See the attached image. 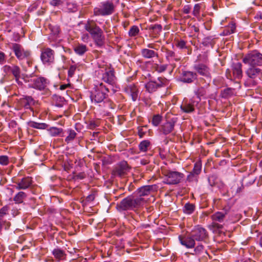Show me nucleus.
Masks as SVG:
<instances>
[{
  "label": "nucleus",
  "mask_w": 262,
  "mask_h": 262,
  "mask_svg": "<svg viewBox=\"0 0 262 262\" xmlns=\"http://www.w3.org/2000/svg\"><path fill=\"white\" fill-rule=\"evenodd\" d=\"M144 199L140 196L130 195L121 200L116 205L119 211L133 210L136 211L143 205Z\"/></svg>",
  "instance_id": "obj_1"
},
{
  "label": "nucleus",
  "mask_w": 262,
  "mask_h": 262,
  "mask_svg": "<svg viewBox=\"0 0 262 262\" xmlns=\"http://www.w3.org/2000/svg\"><path fill=\"white\" fill-rule=\"evenodd\" d=\"M84 29L90 34L96 45L102 47L104 45L105 36L103 30L94 20L89 19L84 25Z\"/></svg>",
  "instance_id": "obj_2"
},
{
  "label": "nucleus",
  "mask_w": 262,
  "mask_h": 262,
  "mask_svg": "<svg viewBox=\"0 0 262 262\" xmlns=\"http://www.w3.org/2000/svg\"><path fill=\"white\" fill-rule=\"evenodd\" d=\"M26 83H28V86L40 91L45 90L47 95L50 94V91L47 88L49 81L43 77L31 75L23 77Z\"/></svg>",
  "instance_id": "obj_3"
},
{
  "label": "nucleus",
  "mask_w": 262,
  "mask_h": 262,
  "mask_svg": "<svg viewBox=\"0 0 262 262\" xmlns=\"http://www.w3.org/2000/svg\"><path fill=\"white\" fill-rule=\"evenodd\" d=\"M116 5L112 0H106L101 2L100 4L94 8V15L96 16H106L111 15L116 11Z\"/></svg>",
  "instance_id": "obj_4"
},
{
  "label": "nucleus",
  "mask_w": 262,
  "mask_h": 262,
  "mask_svg": "<svg viewBox=\"0 0 262 262\" xmlns=\"http://www.w3.org/2000/svg\"><path fill=\"white\" fill-rule=\"evenodd\" d=\"M109 89L102 83L95 85L94 90L91 92L90 98L92 102L100 103L106 98L107 93Z\"/></svg>",
  "instance_id": "obj_5"
},
{
  "label": "nucleus",
  "mask_w": 262,
  "mask_h": 262,
  "mask_svg": "<svg viewBox=\"0 0 262 262\" xmlns=\"http://www.w3.org/2000/svg\"><path fill=\"white\" fill-rule=\"evenodd\" d=\"M242 61L250 66H261L262 53L256 50L251 51L242 57Z\"/></svg>",
  "instance_id": "obj_6"
},
{
  "label": "nucleus",
  "mask_w": 262,
  "mask_h": 262,
  "mask_svg": "<svg viewBox=\"0 0 262 262\" xmlns=\"http://www.w3.org/2000/svg\"><path fill=\"white\" fill-rule=\"evenodd\" d=\"M169 84V80L164 77H159L157 78V81L149 80L144 85L146 91L149 93L152 94L159 89L167 86Z\"/></svg>",
  "instance_id": "obj_7"
},
{
  "label": "nucleus",
  "mask_w": 262,
  "mask_h": 262,
  "mask_svg": "<svg viewBox=\"0 0 262 262\" xmlns=\"http://www.w3.org/2000/svg\"><path fill=\"white\" fill-rule=\"evenodd\" d=\"M204 62H198L193 66L194 73L205 78H211L210 69L206 55H203Z\"/></svg>",
  "instance_id": "obj_8"
},
{
  "label": "nucleus",
  "mask_w": 262,
  "mask_h": 262,
  "mask_svg": "<svg viewBox=\"0 0 262 262\" xmlns=\"http://www.w3.org/2000/svg\"><path fill=\"white\" fill-rule=\"evenodd\" d=\"M165 177L164 182L168 185H175L180 183L184 175L183 173L178 172L166 170L162 172Z\"/></svg>",
  "instance_id": "obj_9"
},
{
  "label": "nucleus",
  "mask_w": 262,
  "mask_h": 262,
  "mask_svg": "<svg viewBox=\"0 0 262 262\" xmlns=\"http://www.w3.org/2000/svg\"><path fill=\"white\" fill-rule=\"evenodd\" d=\"M226 76L230 80L241 79L243 77L242 64L241 62L232 63L231 70H226Z\"/></svg>",
  "instance_id": "obj_10"
},
{
  "label": "nucleus",
  "mask_w": 262,
  "mask_h": 262,
  "mask_svg": "<svg viewBox=\"0 0 262 262\" xmlns=\"http://www.w3.org/2000/svg\"><path fill=\"white\" fill-rule=\"evenodd\" d=\"M40 59L43 64L51 66L55 62V51L51 48L43 47L40 49Z\"/></svg>",
  "instance_id": "obj_11"
},
{
  "label": "nucleus",
  "mask_w": 262,
  "mask_h": 262,
  "mask_svg": "<svg viewBox=\"0 0 262 262\" xmlns=\"http://www.w3.org/2000/svg\"><path fill=\"white\" fill-rule=\"evenodd\" d=\"M130 169L127 162L122 161L116 165L111 174L114 177L123 178L128 174Z\"/></svg>",
  "instance_id": "obj_12"
},
{
  "label": "nucleus",
  "mask_w": 262,
  "mask_h": 262,
  "mask_svg": "<svg viewBox=\"0 0 262 262\" xmlns=\"http://www.w3.org/2000/svg\"><path fill=\"white\" fill-rule=\"evenodd\" d=\"M15 56L19 60L28 59L31 55L30 51L26 50L23 47L17 43H12L10 46Z\"/></svg>",
  "instance_id": "obj_13"
},
{
  "label": "nucleus",
  "mask_w": 262,
  "mask_h": 262,
  "mask_svg": "<svg viewBox=\"0 0 262 262\" xmlns=\"http://www.w3.org/2000/svg\"><path fill=\"white\" fill-rule=\"evenodd\" d=\"M190 233L195 240L198 242H206L209 237L207 230L200 226H195Z\"/></svg>",
  "instance_id": "obj_14"
},
{
  "label": "nucleus",
  "mask_w": 262,
  "mask_h": 262,
  "mask_svg": "<svg viewBox=\"0 0 262 262\" xmlns=\"http://www.w3.org/2000/svg\"><path fill=\"white\" fill-rule=\"evenodd\" d=\"M101 72L102 80L111 85H114L116 83L117 78L113 68L106 67L104 68V71L102 70Z\"/></svg>",
  "instance_id": "obj_15"
},
{
  "label": "nucleus",
  "mask_w": 262,
  "mask_h": 262,
  "mask_svg": "<svg viewBox=\"0 0 262 262\" xmlns=\"http://www.w3.org/2000/svg\"><path fill=\"white\" fill-rule=\"evenodd\" d=\"M15 185L14 187L18 190H26L32 187L33 181L31 177H25L21 179H17L13 182Z\"/></svg>",
  "instance_id": "obj_16"
},
{
  "label": "nucleus",
  "mask_w": 262,
  "mask_h": 262,
  "mask_svg": "<svg viewBox=\"0 0 262 262\" xmlns=\"http://www.w3.org/2000/svg\"><path fill=\"white\" fill-rule=\"evenodd\" d=\"M176 122V119L174 118H172L170 120L167 121L160 126V132L164 135H167L171 134L172 135L174 136L176 135V133H173V132L174 130V126Z\"/></svg>",
  "instance_id": "obj_17"
},
{
  "label": "nucleus",
  "mask_w": 262,
  "mask_h": 262,
  "mask_svg": "<svg viewBox=\"0 0 262 262\" xmlns=\"http://www.w3.org/2000/svg\"><path fill=\"white\" fill-rule=\"evenodd\" d=\"M124 92L131 97L133 101H135L138 98L139 90L137 83H131L126 84L123 88Z\"/></svg>",
  "instance_id": "obj_18"
},
{
  "label": "nucleus",
  "mask_w": 262,
  "mask_h": 262,
  "mask_svg": "<svg viewBox=\"0 0 262 262\" xmlns=\"http://www.w3.org/2000/svg\"><path fill=\"white\" fill-rule=\"evenodd\" d=\"M36 103H37V102L31 96H25L18 100L17 106L19 109L24 108L25 109H30L33 112L32 106L35 105Z\"/></svg>",
  "instance_id": "obj_19"
},
{
  "label": "nucleus",
  "mask_w": 262,
  "mask_h": 262,
  "mask_svg": "<svg viewBox=\"0 0 262 262\" xmlns=\"http://www.w3.org/2000/svg\"><path fill=\"white\" fill-rule=\"evenodd\" d=\"M3 70L6 73H11L15 77V79L18 84H22V82L19 81L20 77L21 70L20 68L15 64L12 66L5 65L3 67Z\"/></svg>",
  "instance_id": "obj_20"
},
{
  "label": "nucleus",
  "mask_w": 262,
  "mask_h": 262,
  "mask_svg": "<svg viewBox=\"0 0 262 262\" xmlns=\"http://www.w3.org/2000/svg\"><path fill=\"white\" fill-rule=\"evenodd\" d=\"M179 239L180 243L187 248H193L196 245L195 240L193 236H191L190 232L185 235H179Z\"/></svg>",
  "instance_id": "obj_21"
},
{
  "label": "nucleus",
  "mask_w": 262,
  "mask_h": 262,
  "mask_svg": "<svg viewBox=\"0 0 262 262\" xmlns=\"http://www.w3.org/2000/svg\"><path fill=\"white\" fill-rule=\"evenodd\" d=\"M198 78L196 73L190 71H182L180 80L185 83H192Z\"/></svg>",
  "instance_id": "obj_22"
},
{
  "label": "nucleus",
  "mask_w": 262,
  "mask_h": 262,
  "mask_svg": "<svg viewBox=\"0 0 262 262\" xmlns=\"http://www.w3.org/2000/svg\"><path fill=\"white\" fill-rule=\"evenodd\" d=\"M199 104V101L194 98L191 99L188 102H183L181 106V110L185 113H190L194 111V107Z\"/></svg>",
  "instance_id": "obj_23"
},
{
  "label": "nucleus",
  "mask_w": 262,
  "mask_h": 262,
  "mask_svg": "<svg viewBox=\"0 0 262 262\" xmlns=\"http://www.w3.org/2000/svg\"><path fill=\"white\" fill-rule=\"evenodd\" d=\"M149 36L151 40L158 38L162 31V26L160 24L151 25L148 26Z\"/></svg>",
  "instance_id": "obj_24"
},
{
  "label": "nucleus",
  "mask_w": 262,
  "mask_h": 262,
  "mask_svg": "<svg viewBox=\"0 0 262 262\" xmlns=\"http://www.w3.org/2000/svg\"><path fill=\"white\" fill-rule=\"evenodd\" d=\"M261 73V70L257 66H250L245 72V74L248 78L252 79L258 77Z\"/></svg>",
  "instance_id": "obj_25"
},
{
  "label": "nucleus",
  "mask_w": 262,
  "mask_h": 262,
  "mask_svg": "<svg viewBox=\"0 0 262 262\" xmlns=\"http://www.w3.org/2000/svg\"><path fill=\"white\" fill-rule=\"evenodd\" d=\"M156 186L155 185H146L142 186L137 189V192L139 195L142 198V196L148 195L151 191L156 190Z\"/></svg>",
  "instance_id": "obj_26"
},
{
  "label": "nucleus",
  "mask_w": 262,
  "mask_h": 262,
  "mask_svg": "<svg viewBox=\"0 0 262 262\" xmlns=\"http://www.w3.org/2000/svg\"><path fill=\"white\" fill-rule=\"evenodd\" d=\"M161 51L166 53V59L169 62L173 60L179 61L181 59V58L176 55L174 51L169 50L163 46L161 48Z\"/></svg>",
  "instance_id": "obj_27"
},
{
  "label": "nucleus",
  "mask_w": 262,
  "mask_h": 262,
  "mask_svg": "<svg viewBox=\"0 0 262 262\" xmlns=\"http://www.w3.org/2000/svg\"><path fill=\"white\" fill-rule=\"evenodd\" d=\"M228 214L227 210L224 209L223 211H217L211 216V218L214 222L223 223Z\"/></svg>",
  "instance_id": "obj_28"
},
{
  "label": "nucleus",
  "mask_w": 262,
  "mask_h": 262,
  "mask_svg": "<svg viewBox=\"0 0 262 262\" xmlns=\"http://www.w3.org/2000/svg\"><path fill=\"white\" fill-rule=\"evenodd\" d=\"M174 42L176 47L180 50L187 49L188 54H190L191 52V49L190 47L187 46V42L186 40L182 38H176L174 39Z\"/></svg>",
  "instance_id": "obj_29"
},
{
  "label": "nucleus",
  "mask_w": 262,
  "mask_h": 262,
  "mask_svg": "<svg viewBox=\"0 0 262 262\" xmlns=\"http://www.w3.org/2000/svg\"><path fill=\"white\" fill-rule=\"evenodd\" d=\"M141 54L143 58L146 59H150L154 57H159V55L157 52H155L152 50L147 48L142 49L141 50Z\"/></svg>",
  "instance_id": "obj_30"
},
{
  "label": "nucleus",
  "mask_w": 262,
  "mask_h": 262,
  "mask_svg": "<svg viewBox=\"0 0 262 262\" xmlns=\"http://www.w3.org/2000/svg\"><path fill=\"white\" fill-rule=\"evenodd\" d=\"M28 125L30 127L38 129H47L49 127V125L45 123H39L33 121H29L27 123Z\"/></svg>",
  "instance_id": "obj_31"
},
{
  "label": "nucleus",
  "mask_w": 262,
  "mask_h": 262,
  "mask_svg": "<svg viewBox=\"0 0 262 262\" xmlns=\"http://www.w3.org/2000/svg\"><path fill=\"white\" fill-rule=\"evenodd\" d=\"M50 136L52 137L61 136L64 137L63 130L61 128L56 127H49L47 129Z\"/></svg>",
  "instance_id": "obj_32"
},
{
  "label": "nucleus",
  "mask_w": 262,
  "mask_h": 262,
  "mask_svg": "<svg viewBox=\"0 0 262 262\" xmlns=\"http://www.w3.org/2000/svg\"><path fill=\"white\" fill-rule=\"evenodd\" d=\"M52 254L58 261L65 259L67 256L65 251L59 248L54 249L52 251Z\"/></svg>",
  "instance_id": "obj_33"
},
{
  "label": "nucleus",
  "mask_w": 262,
  "mask_h": 262,
  "mask_svg": "<svg viewBox=\"0 0 262 262\" xmlns=\"http://www.w3.org/2000/svg\"><path fill=\"white\" fill-rule=\"evenodd\" d=\"M236 29L235 24L232 22L228 26L225 27L222 33L221 36H227L235 32Z\"/></svg>",
  "instance_id": "obj_34"
},
{
  "label": "nucleus",
  "mask_w": 262,
  "mask_h": 262,
  "mask_svg": "<svg viewBox=\"0 0 262 262\" xmlns=\"http://www.w3.org/2000/svg\"><path fill=\"white\" fill-rule=\"evenodd\" d=\"M27 196L28 195L25 192L20 191L15 195L13 200L16 204H21L24 202Z\"/></svg>",
  "instance_id": "obj_35"
},
{
  "label": "nucleus",
  "mask_w": 262,
  "mask_h": 262,
  "mask_svg": "<svg viewBox=\"0 0 262 262\" xmlns=\"http://www.w3.org/2000/svg\"><path fill=\"white\" fill-rule=\"evenodd\" d=\"M74 51L76 54L82 56L88 51V48L85 45L78 43L74 47Z\"/></svg>",
  "instance_id": "obj_36"
},
{
  "label": "nucleus",
  "mask_w": 262,
  "mask_h": 262,
  "mask_svg": "<svg viewBox=\"0 0 262 262\" xmlns=\"http://www.w3.org/2000/svg\"><path fill=\"white\" fill-rule=\"evenodd\" d=\"M195 209V206L194 204L187 203L184 205L183 208V211L185 214H191L194 211Z\"/></svg>",
  "instance_id": "obj_37"
},
{
  "label": "nucleus",
  "mask_w": 262,
  "mask_h": 262,
  "mask_svg": "<svg viewBox=\"0 0 262 262\" xmlns=\"http://www.w3.org/2000/svg\"><path fill=\"white\" fill-rule=\"evenodd\" d=\"M204 6V5L202 3L196 4L193 7L192 14L194 16L196 17L198 19H199L200 17V12Z\"/></svg>",
  "instance_id": "obj_38"
},
{
  "label": "nucleus",
  "mask_w": 262,
  "mask_h": 262,
  "mask_svg": "<svg viewBox=\"0 0 262 262\" xmlns=\"http://www.w3.org/2000/svg\"><path fill=\"white\" fill-rule=\"evenodd\" d=\"M202 43L204 46L212 48L215 43V38L212 36L206 37L203 39Z\"/></svg>",
  "instance_id": "obj_39"
},
{
  "label": "nucleus",
  "mask_w": 262,
  "mask_h": 262,
  "mask_svg": "<svg viewBox=\"0 0 262 262\" xmlns=\"http://www.w3.org/2000/svg\"><path fill=\"white\" fill-rule=\"evenodd\" d=\"M151 145L150 142L148 140L141 141L139 144V149L141 151L146 152Z\"/></svg>",
  "instance_id": "obj_40"
},
{
  "label": "nucleus",
  "mask_w": 262,
  "mask_h": 262,
  "mask_svg": "<svg viewBox=\"0 0 262 262\" xmlns=\"http://www.w3.org/2000/svg\"><path fill=\"white\" fill-rule=\"evenodd\" d=\"M194 94L198 99L196 101H199V102L201 100V97L206 95V91L204 87L200 86L194 91Z\"/></svg>",
  "instance_id": "obj_41"
},
{
  "label": "nucleus",
  "mask_w": 262,
  "mask_h": 262,
  "mask_svg": "<svg viewBox=\"0 0 262 262\" xmlns=\"http://www.w3.org/2000/svg\"><path fill=\"white\" fill-rule=\"evenodd\" d=\"M167 64H159L158 63H154L152 66V70L158 73H162L165 71L167 68Z\"/></svg>",
  "instance_id": "obj_42"
},
{
  "label": "nucleus",
  "mask_w": 262,
  "mask_h": 262,
  "mask_svg": "<svg viewBox=\"0 0 262 262\" xmlns=\"http://www.w3.org/2000/svg\"><path fill=\"white\" fill-rule=\"evenodd\" d=\"M233 91L234 89L230 88H228L224 89L221 92L222 97L224 98H227L229 97H231L233 95Z\"/></svg>",
  "instance_id": "obj_43"
},
{
  "label": "nucleus",
  "mask_w": 262,
  "mask_h": 262,
  "mask_svg": "<svg viewBox=\"0 0 262 262\" xmlns=\"http://www.w3.org/2000/svg\"><path fill=\"white\" fill-rule=\"evenodd\" d=\"M162 120V116L159 114L154 115L151 120V123L155 126H158Z\"/></svg>",
  "instance_id": "obj_44"
},
{
  "label": "nucleus",
  "mask_w": 262,
  "mask_h": 262,
  "mask_svg": "<svg viewBox=\"0 0 262 262\" xmlns=\"http://www.w3.org/2000/svg\"><path fill=\"white\" fill-rule=\"evenodd\" d=\"M139 31L140 30L138 26H133L128 31V35L131 37H135L139 34Z\"/></svg>",
  "instance_id": "obj_45"
},
{
  "label": "nucleus",
  "mask_w": 262,
  "mask_h": 262,
  "mask_svg": "<svg viewBox=\"0 0 262 262\" xmlns=\"http://www.w3.org/2000/svg\"><path fill=\"white\" fill-rule=\"evenodd\" d=\"M69 135L65 139V142L67 143L73 141L76 137L77 133L72 129H69L68 131Z\"/></svg>",
  "instance_id": "obj_46"
},
{
  "label": "nucleus",
  "mask_w": 262,
  "mask_h": 262,
  "mask_svg": "<svg viewBox=\"0 0 262 262\" xmlns=\"http://www.w3.org/2000/svg\"><path fill=\"white\" fill-rule=\"evenodd\" d=\"M202 170V163L200 161H197L194 165V167L193 168L192 173L195 174V175H199Z\"/></svg>",
  "instance_id": "obj_47"
},
{
  "label": "nucleus",
  "mask_w": 262,
  "mask_h": 262,
  "mask_svg": "<svg viewBox=\"0 0 262 262\" xmlns=\"http://www.w3.org/2000/svg\"><path fill=\"white\" fill-rule=\"evenodd\" d=\"M9 209H10V207L8 205H6V206H4L0 209V221L1 222L3 220L4 216L5 215L8 214Z\"/></svg>",
  "instance_id": "obj_48"
},
{
  "label": "nucleus",
  "mask_w": 262,
  "mask_h": 262,
  "mask_svg": "<svg viewBox=\"0 0 262 262\" xmlns=\"http://www.w3.org/2000/svg\"><path fill=\"white\" fill-rule=\"evenodd\" d=\"M204 249V246L202 244L198 243L197 245L195 247H194V249L193 250L194 253L192 254H195L196 255L200 254L201 252L203 251Z\"/></svg>",
  "instance_id": "obj_49"
},
{
  "label": "nucleus",
  "mask_w": 262,
  "mask_h": 262,
  "mask_svg": "<svg viewBox=\"0 0 262 262\" xmlns=\"http://www.w3.org/2000/svg\"><path fill=\"white\" fill-rule=\"evenodd\" d=\"M51 33L54 36H56L60 32V28L57 26H50Z\"/></svg>",
  "instance_id": "obj_50"
},
{
  "label": "nucleus",
  "mask_w": 262,
  "mask_h": 262,
  "mask_svg": "<svg viewBox=\"0 0 262 262\" xmlns=\"http://www.w3.org/2000/svg\"><path fill=\"white\" fill-rule=\"evenodd\" d=\"M86 174L84 172H80L78 173H73V179L75 180H82L85 178Z\"/></svg>",
  "instance_id": "obj_51"
},
{
  "label": "nucleus",
  "mask_w": 262,
  "mask_h": 262,
  "mask_svg": "<svg viewBox=\"0 0 262 262\" xmlns=\"http://www.w3.org/2000/svg\"><path fill=\"white\" fill-rule=\"evenodd\" d=\"M186 181L189 182L198 181V177L195 174L190 172L187 177Z\"/></svg>",
  "instance_id": "obj_52"
},
{
  "label": "nucleus",
  "mask_w": 262,
  "mask_h": 262,
  "mask_svg": "<svg viewBox=\"0 0 262 262\" xmlns=\"http://www.w3.org/2000/svg\"><path fill=\"white\" fill-rule=\"evenodd\" d=\"M9 158L7 156H0V164L3 165H7L9 164Z\"/></svg>",
  "instance_id": "obj_53"
},
{
  "label": "nucleus",
  "mask_w": 262,
  "mask_h": 262,
  "mask_svg": "<svg viewBox=\"0 0 262 262\" xmlns=\"http://www.w3.org/2000/svg\"><path fill=\"white\" fill-rule=\"evenodd\" d=\"M104 106L110 109H114L116 105L111 100H106L104 101Z\"/></svg>",
  "instance_id": "obj_54"
},
{
  "label": "nucleus",
  "mask_w": 262,
  "mask_h": 262,
  "mask_svg": "<svg viewBox=\"0 0 262 262\" xmlns=\"http://www.w3.org/2000/svg\"><path fill=\"white\" fill-rule=\"evenodd\" d=\"M138 135L140 138H142L146 134L147 130H145L143 127L139 126L138 127Z\"/></svg>",
  "instance_id": "obj_55"
},
{
  "label": "nucleus",
  "mask_w": 262,
  "mask_h": 262,
  "mask_svg": "<svg viewBox=\"0 0 262 262\" xmlns=\"http://www.w3.org/2000/svg\"><path fill=\"white\" fill-rule=\"evenodd\" d=\"M7 61V56L2 51H0V64L3 65Z\"/></svg>",
  "instance_id": "obj_56"
},
{
  "label": "nucleus",
  "mask_w": 262,
  "mask_h": 262,
  "mask_svg": "<svg viewBox=\"0 0 262 262\" xmlns=\"http://www.w3.org/2000/svg\"><path fill=\"white\" fill-rule=\"evenodd\" d=\"M76 69V67L75 66H71L68 70V76L69 77H72L73 76L75 72Z\"/></svg>",
  "instance_id": "obj_57"
},
{
  "label": "nucleus",
  "mask_w": 262,
  "mask_h": 262,
  "mask_svg": "<svg viewBox=\"0 0 262 262\" xmlns=\"http://www.w3.org/2000/svg\"><path fill=\"white\" fill-rule=\"evenodd\" d=\"M50 4L53 6H58L62 4V2L61 0H52Z\"/></svg>",
  "instance_id": "obj_58"
},
{
  "label": "nucleus",
  "mask_w": 262,
  "mask_h": 262,
  "mask_svg": "<svg viewBox=\"0 0 262 262\" xmlns=\"http://www.w3.org/2000/svg\"><path fill=\"white\" fill-rule=\"evenodd\" d=\"M99 126V124L94 121H90L89 124V127L90 129H93L96 127Z\"/></svg>",
  "instance_id": "obj_59"
},
{
  "label": "nucleus",
  "mask_w": 262,
  "mask_h": 262,
  "mask_svg": "<svg viewBox=\"0 0 262 262\" xmlns=\"http://www.w3.org/2000/svg\"><path fill=\"white\" fill-rule=\"evenodd\" d=\"M217 222H213L212 223V226L217 229H222L223 228V226L219 223Z\"/></svg>",
  "instance_id": "obj_60"
},
{
  "label": "nucleus",
  "mask_w": 262,
  "mask_h": 262,
  "mask_svg": "<svg viewBox=\"0 0 262 262\" xmlns=\"http://www.w3.org/2000/svg\"><path fill=\"white\" fill-rule=\"evenodd\" d=\"M191 7L189 5H185L183 8V12L185 14H188L190 13Z\"/></svg>",
  "instance_id": "obj_61"
},
{
  "label": "nucleus",
  "mask_w": 262,
  "mask_h": 262,
  "mask_svg": "<svg viewBox=\"0 0 262 262\" xmlns=\"http://www.w3.org/2000/svg\"><path fill=\"white\" fill-rule=\"evenodd\" d=\"M208 182L211 186H214L215 185V183L214 182V177H210L208 178Z\"/></svg>",
  "instance_id": "obj_62"
},
{
  "label": "nucleus",
  "mask_w": 262,
  "mask_h": 262,
  "mask_svg": "<svg viewBox=\"0 0 262 262\" xmlns=\"http://www.w3.org/2000/svg\"><path fill=\"white\" fill-rule=\"evenodd\" d=\"M94 199H95V195H94V194H91L89 195L86 198L85 200H86V201L87 202H91V201H93Z\"/></svg>",
  "instance_id": "obj_63"
},
{
  "label": "nucleus",
  "mask_w": 262,
  "mask_h": 262,
  "mask_svg": "<svg viewBox=\"0 0 262 262\" xmlns=\"http://www.w3.org/2000/svg\"><path fill=\"white\" fill-rule=\"evenodd\" d=\"M71 86V84L70 83L68 84H62L60 85L59 89L60 90H66L67 88Z\"/></svg>",
  "instance_id": "obj_64"
}]
</instances>
